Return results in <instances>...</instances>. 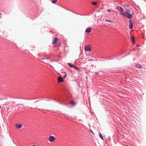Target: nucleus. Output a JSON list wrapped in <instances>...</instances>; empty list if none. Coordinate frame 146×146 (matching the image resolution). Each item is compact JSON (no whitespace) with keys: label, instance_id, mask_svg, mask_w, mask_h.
Segmentation results:
<instances>
[{"label":"nucleus","instance_id":"7ed1b4c3","mask_svg":"<svg viewBox=\"0 0 146 146\" xmlns=\"http://www.w3.org/2000/svg\"><path fill=\"white\" fill-rule=\"evenodd\" d=\"M58 41H59V39L57 37H55L54 38V39L52 42V44H56Z\"/></svg>","mask_w":146,"mask_h":146},{"label":"nucleus","instance_id":"6e6552de","mask_svg":"<svg viewBox=\"0 0 146 146\" xmlns=\"http://www.w3.org/2000/svg\"><path fill=\"white\" fill-rule=\"evenodd\" d=\"M91 50L90 48L88 46H86L85 47V51H90Z\"/></svg>","mask_w":146,"mask_h":146},{"label":"nucleus","instance_id":"f8f14e48","mask_svg":"<svg viewBox=\"0 0 146 146\" xmlns=\"http://www.w3.org/2000/svg\"><path fill=\"white\" fill-rule=\"evenodd\" d=\"M70 104H71L72 106H74L75 105V102L73 101H71L70 102Z\"/></svg>","mask_w":146,"mask_h":146},{"label":"nucleus","instance_id":"39448f33","mask_svg":"<svg viewBox=\"0 0 146 146\" xmlns=\"http://www.w3.org/2000/svg\"><path fill=\"white\" fill-rule=\"evenodd\" d=\"M129 28L130 29H132L133 28V25L132 21L131 20H129Z\"/></svg>","mask_w":146,"mask_h":146},{"label":"nucleus","instance_id":"f03ea898","mask_svg":"<svg viewBox=\"0 0 146 146\" xmlns=\"http://www.w3.org/2000/svg\"><path fill=\"white\" fill-rule=\"evenodd\" d=\"M116 9L120 12V14L121 15H123L124 12L123 9L121 6H117L116 7Z\"/></svg>","mask_w":146,"mask_h":146},{"label":"nucleus","instance_id":"f3484780","mask_svg":"<svg viewBox=\"0 0 146 146\" xmlns=\"http://www.w3.org/2000/svg\"><path fill=\"white\" fill-rule=\"evenodd\" d=\"M57 1V0H52V2L53 3H56Z\"/></svg>","mask_w":146,"mask_h":146},{"label":"nucleus","instance_id":"c756f323","mask_svg":"<svg viewBox=\"0 0 146 146\" xmlns=\"http://www.w3.org/2000/svg\"><path fill=\"white\" fill-rule=\"evenodd\" d=\"M139 46V45H137V46Z\"/></svg>","mask_w":146,"mask_h":146},{"label":"nucleus","instance_id":"dca6fc26","mask_svg":"<svg viewBox=\"0 0 146 146\" xmlns=\"http://www.w3.org/2000/svg\"><path fill=\"white\" fill-rule=\"evenodd\" d=\"M74 68L77 70H78L79 69L78 67L76 66H74Z\"/></svg>","mask_w":146,"mask_h":146},{"label":"nucleus","instance_id":"9d476101","mask_svg":"<svg viewBox=\"0 0 146 146\" xmlns=\"http://www.w3.org/2000/svg\"><path fill=\"white\" fill-rule=\"evenodd\" d=\"M61 73H62V74H61V75H60L61 76L63 74H64V75L63 76V78H65L66 76V72H62Z\"/></svg>","mask_w":146,"mask_h":146},{"label":"nucleus","instance_id":"b1692460","mask_svg":"<svg viewBox=\"0 0 146 146\" xmlns=\"http://www.w3.org/2000/svg\"><path fill=\"white\" fill-rule=\"evenodd\" d=\"M75 66V65H74L72 68H74Z\"/></svg>","mask_w":146,"mask_h":146},{"label":"nucleus","instance_id":"5701e85b","mask_svg":"<svg viewBox=\"0 0 146 146\" xmlns=\"http://www.w3.org/2000/svg\"><path fill=\"white\" fill-rule=\"evenodd\" d=\"M106 21H108V22H110V20H106Z\"/></svg>","mask_w":146,"mask_h":146},{"label":"nucleus","instance_id":"ddd939ff","mask_svg":"<svg viewBox=\"0 0 146 146\" xmlns=\"http://www.w3.org/2000/svg\"><path fill=\"white\" fill-rule=\"evenodd\" d=\"M131 39L133 43L134 44L135 43V39L133 37L131 36Z\"/></svg>","mask_w":146,"mask_h":146},{"label":"nucleus","instance_id":"a211bd4d","mask_svg":"<svg viewBox=\"0 0 146 146\" xmlns=\"http://www.w3.org/2000/svg\"><path fill=\"white\" fill-rule=\"evenodd\" d=\"M92 3L94 5H96L97 4V3L96 2H92Z\"/></svg>","mask_w":146,"mask_h":146},{"label":"nucleus","instance_id":"f257e3e1","mask_svg":"<svg viewBox=\"0 0 146 146\" xmlns=\"http://www.w3.org/2000/svg\"><path fill=\"white\" fill-rule=\"evenodd\" d=\"M133 12L131 14H129L127 12H124L123 13L122 16H125L128 19H131L132 18L133 16Z\"/></svg>","mask_w":146,"mask_h":146},{"label":"nucleus","instance_id":"4468645a","mask_svg":"<svg viewBox=\"0 0 146 146\" xmlns=\"http://www.w3.org/2000/svg\"><path fill=\"white\" fill-rule=\"evenodd\" d=\"M99 135L100 136V137L102 139V140H104L103 138V136H102V134L100 133H99Z\"/></svg>","mask_w":146,"mask_h":146},{"label":"nucleus","instance_id":"aec40b11","mask_svg":"<svg viewBox=\"0 0 146 146\" xmlns=\"http://www.w3.org/2000/svg\"><path fill=\"white\" fill-rule=\"evenodd\" d=\"M42 59H47V60L48 59V57H46L42 58Z\"/></svg>","mask_w":146,"mask_h":146},{"label":"nucleus","instance_id":"1a4fd4ad","mask_svg":"<svg viewBox=\"0 0 146 146\" xmlns=\"http://www.w3.org/2000/svg\"><path fill=\"white\" fill-rule=\"evenodd\" d=\"M15 126L17 129H20L22 127L23 125L22 124H17L15 125Z\"/></svg>","mask_w":146,"mask_h":146},{"label":"nucleus","instance_id":"bb28decb","mask_svg":"<svg viewBox=\"0 0 146 146\" xmlns=\"http://www.w3.org/2000/svg\"><path fill=\"white\" fill-rule=\"evenodd\" d=\"M31 146H36L35 145H32Z\"/></svg>","mask_w":146,"mask_h":146},{"label":"nucleus","instance_id":"cd10ccee","mask_svg":"<svg viewBox=\"0 0 146 146\" xmlns=\"http://www.w3.org/2000/svg\"><path fill=\"white\" fill-rule=\"evenodd\" d=\"M1 15V13H0V16Z\"/></svg>","mask_w":146,"mask_h":146},{"label":"nucleus","instance_id":"c85d7f7f","mask_svg":"<svg viewBox=\"0 0 146 146\" xmlns=\"http://www.w3.org/2000/svg\"><path fill=\"white\" fill-rule=\"evenodd\" d=\"M1 108V105H0V109Z\"/></svg>","mask_w":146,"mask_h":146},{"label":"nucleus","instance_id":"6ab92c4d","mask_svg":"<svg viewBox=\"0 0 146 146\" xmlns=\"http://www.w3.org/2000/svg\"><path fill=\"white\" fill-rule=\"evenodd\" d=\"M126 12H127L128 13H129L131 12L130 11V10H129V9H127V11Z\"/></svg>","mask_w":146,"mask_h":146},{"label":"nucleus","instance_id":"20e7f679","mask_svg":"<svg viewBox=\"0 0 146 146\" xmlns=\"http://www.w3.org/2000/svg\"><path fill=\"white\" fill-rule=\"evenodd\" d=\"M55 138L52 136H49V141L51 142H53L55 139Z\"/></svg>","mask_w":146,"mask_h":146},{"label":"nucleus","instance_id":"0eeeda50","mask_svg":"<svg viewBox=\"0 0 146 146\" xmlns=\"http://www.w3.org/2000/svg\"><path fill=\"white\" fill-rule=\"evenodd\" d=\"M91 28L88 27L86 29L85 32L87 33H89L91 32Z\"/></svg>","mask_w":146,"mask_h":146},{"label":"nucleus","instance_id":"2eb2a0df","mask_svg":"<svg viewBox=\"0 0 146 146\" xmlns=\"http://www.w3.org/2000/svg\"><path fill=\"white\" fill-rule=\"evenodd\" d=\"M68 66L71 68H72L73 66L74 65L72 63H68Z\"/></svg>","mask_w":146,"mask_h":146},{"label":"nucleus","instance_id":"4be33fe9","mask_svg":"<svg viewBox=\"0 0 146 146\" xmlns=\"http://www.w3.org/2000/svg\"><path fill=\"white\" fill-rule=\"evenodd\" d=\"M61 45V44L60 43L58 45H57V46L58 47L59 46H60Z\"/></svg>","mask_w":146,"mask_h":146},{"label":"nucleus","instance_id":"412c9836","mask_svg":"<svg viewBox=\"0 0 146 146\" xmlns=\"http://www.w3.org/2000/svg\"><path fill=\"white\" fill-rule=\"evenodd\" d=\"M95 74H99V72H95V73H94Z\"/></svg>","mask_w":146,"mask_h":146},{"label":"nucleus","instance_id":"393cba45","mask_svg":"<svg viewBox=\"0 0 146 146\" xmlns=\"http://www.w3.org/2000/svg\"><path fill=\"white\" fill-rule=\"evenodd\" d=\"M108 11L109 12H110V9H108Z\"/></svg>","mask_w":146,"mask_h":146},{"label":"nucleus","instance_id":"a878e982","mask_svg":"<svg viewBox=\"0 0 146 146\" xmlns=\"http://www.w3.org/2000/svg\"><path fill=\"white\" fill-rule=\"evenodd\" d=\"M90 131H91L92 133H93V131H92V130H90Z\"/></svg>","mask_w":146,"mask_h":146},{"label":"nucleus","instance_id":"9b49d317","mask_svg":"<svg viewBox=\"0 0 146 146\" xmlns=\"http://www.w3.org/2000/svg\"><path fill=\"white\" fill-rule=\"evenodd\" d=\"M136 67L138 68H142L143 66L140 64H137Z\"/></svg>","mask_w":146,"mask_h":146},{"label":"nucleus","instance_id":"423d86ee","mask_svg":"<svg viewBox=\"0 0 146 146\" xmlns=\"http://www.w3.org/2000/svg\"><path fill=\"white\" fill-rule=\"evenodd\" d=\"M58 78V82L61 83L63 82L64 80L61 77L59 76Z\"/></svg>","mask_w":146,"mask_h":146}]
</instances>
